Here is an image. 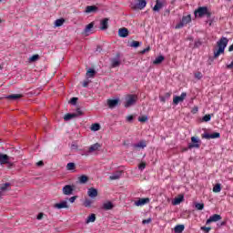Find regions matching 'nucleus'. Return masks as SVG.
Segmentation results:
<instances>
[{"label": "nucleus", "mask_w": 233, "mask_h": 233, "mask_svg": "<svg viewBox=\"0 0 233 233\" xmlns=\"http://www.w3.org/2000/svg\"><path fill=\"white\" fill-rule=\"evenodd\" d=\"M201 46V41L195 42V48H199Z\"/></svg>", "instance_id": "54"}, {"label": "nucleus", "mask_w": 233, "mask_h": 233, "mask_svg": "<svg viewBox=\"0 0 233 233\" xmlns=\"http://www.w3.org/2000/svg\"><path fill=\"white\" fill-rule=\"evenodd\" d=\"M76 115H77V116L79 117V116H83V111H81V108H77L76 109Z\"/></svg>", "instance_id": "51"}, {"label": "nucleus", "mask_w": 233, "mask_h": 233, "mask_svg": "<svg viewBox=\"0 0 233 233\" xmlns=\"http://www.w3.org/2000/svg\"><path fill=\"white\" fill-rule=\"evenodd\" d=\"M23 97V95L21 94H12L5 96V99H11L12 101H17V99H21Z\"/></svg>", "instance_id": "17"}, {"label": "nucleus", "mask_w": 233, "mask_h": 233, "mask_svg": "<svg viewBox=\"0 0 233 233\" xmlns=\"http://www.w3.org/2000/svg\"><path fill=\"white\" fill-rule=\"evenodd\" d=\"M71 148H72L73 150H77V145L73 144V145L71 146Z\"/></svg>", "instance_id": "60"}, {"label": "nucleus", "mask_w": 233, "mask_h": 233, "mask_svg": "<svg viewBox=\"0 0 233 233\" xmlns=\"http://www.w3.org/2000/svg\"><path fill=\"white\" fill-rule=\"evenodd\" d=\"M71 117H72V119H74V118L79 117V116L76 113H72Z\"/></svg>", "instance_id": "61"}, {"label": "nucleus", "mask_w": 233, "mask_h": 233, "mask_svg": "<svg viewBox=\"0 0 233 233\" xmlns=\"http://www.w3.org/2000/svg\"><path fill=\"white\" fill-rule=\"evenodd\" d=\"M97 10H99L98 6L96 5H87L86 7L85 13L86 14H96V12H97Z\"/></svg>", "instance_id": "13"}, {"label": "nucleus", "mask_w": 233, "mask_h": 233, "mask_svg": "<svg viewBox=\"0 0 233 233\" xmlns=\"http://www.w3.org/2000/svg\"><path fill=\"white\" fill-rule=\"evenodd\" d=\"M147 6V0H140L136 4L131 5L133 10H143Z\"/></svg>", "instance_id": "5"}, {"label": "nucleus", "mask_w": 233, "mask_h": 233, "mask_svg": "<svg viewBox=\"0 0 233 233\" xmlns=\"http://www.w3.org/2000/svg\"><path fill=\"white\" fill-rule=\"evenodd\" d=\"M76 199H77V196L71 197V198H69V201H70L71 203H75V202H76Z\"/></svg>", "instance_id": "53"}, {"label": "nucleus", "mask_w": 233, "mask_h": 233, "mask_svg": "<svg viewBox=\"0 0 233 233\" xmlns=\"http://www.w3.org/2000/svg\"><path fill=\"white\" fill-rule=\"evenodd\" d=\"M39 60V55H33L30 58H29V61L31 63H35V61H38Z\"/></svg>", "instance_id": "37"}, {"label": "nucleus", "mask_w": 233, "mask_h": 233, "mask_svg": "<svg viewBox=\"0 0 233 233\" xmlns=\"http://www.w3.org/2000/svg\"><path fill=\"white\" fill-rule=\"evenodd\" d=\"M122 175H123V171H116V172L113 173L112 176L109 177V179L111 181H114L116 179H119Z\"/></svg>", "instance_id": "20"}, {"label": "nucleus", "mask_w": 233, "mask_h": 233, "mask_svg": "<svg viewBox=\"0 0 233 233\" xmlns=\"http://www.w3.org/2000/svg\"><path fill=\"white\" fill-rule=\"evenodd\" d=\"M138 121H140V123H145V121H147V116H142V117H138Z\"/></svg>", "instance_id": "52"}, {"label": "nucleus", "mask_w": 233, "mask_h": 233, "mask_svg": "<svg viewBox=\"0 0 233 233\" xmlns=\"http://www.w3.org/2000/svg\"><path fill=\"white\" fill-rule=\"evenodd\" d=\"M62 192L65 196H72V194H74V186L66 185L63 187Z\"/></svg>", "instance_id": "8"}, {"label": "nucleus", "mask_w": 233, "mask_h": 233, "mask_svg": "<svg viewBox=\"0 0 233 233\" xmlns=\"http://www.w3.org/2000/svg\"><path fill=\"white\" fill-rule=\"evenodd\" d=\"M185 97H187V93H182L181 96H176L173 99L174 105H179V103H183L185 101Z\"/></svg>", "instance_id": "9"}, {"label": "nucleus", "mask_w": 233, "mask_h": 233, "mask_svg": "<svg viewBox=\"0 0 233 233\" xmlns=\"http://www.w3.org/2000/svg\"><path fill=\"white\" fill-rule=\"evenodd\" d=\"M171 95H172V94H170V93H166L164 97H165L166 99H168V97H170Z\"/></svg>", "instance_id": "62"}, {"label": "nucleus", "mask_w": 233, "mask_h": 233, "mask_svg": "<svg viewBox=\"0 0 233 233\" xmlns=\"http://www.w3.org/2000/svg\"><path fill=\"white\" fill-rule=\"evenodd\" d=\"M64 24H65L64 18L56 19L55 21V26H56V27L63 26Z\"/></svg>", "instance_id": "33"}, {"label": "nucleus", "mask_w": 233, "mask_h": 233, "mask_svg": "<svg viewBox=\"0 0 233 233\" xmlns=\"http://www.w3.org/2000/svg\"><path fill=\"white\" fill-rule=\"evenodd\" d=\"M227 45H228V38L222 36L218 42L217 46L218 49L214 51V59H218L221 54H225V48H227Z\"/></svg>", "instance_id": "1"}, {"label": "nucleus", "mask_w": 233, "mask_h": 233, "mask_svg": "<svg viewBox=\"0 0 233 233\" xmlns=\"http://www.w3.org/2000/svg\"><path fill=\"white\" fill-rule=\"evenodd\" d=\"M181 201H183V197L177 198L174 199L173 205H179V203H181Z\"/></svg>", "instance_id": "40"}, {"label": "nucleus", "mask_w": 233, "mask_h": 233, "mask_svg": "<svg viewBox=\"0 0 233 233\" xmlns=\"http://www.w3.org/2000/svg\"><path fill=\"white\" fill-rule=\"evenodd\" d=\"M195 208H197V210H203V208H205V204H203V203H196L195 204Z\"/></svg>", "instance_id": "36"}, {"label": "nucleus", "mask_w": 233, "mask_h": 233, "mask_svg": "<svg viewBox=\"0 0 233 233\" xmlns=\"http://www.w3.org/2000/svg\"><path fill=\"white\" fill-rule=\"evenodd\" d=\"M44 216H45V214L39 213V214L37 215V217H36V219L41 220V219H43V217H44Z\"/></svg>", "instance_id": "55"}, {"label": "nucleus", "mask_w": 233, "mask_h": 233, "mask_svg": "<svg viewBox=\"0 0 233 233\" xmlns=\"http://www.w3.org/2000/svg\"><path fill=\"white\" fill-rule=\"evenodd\" d=\"M88 81H84L83 82V86H84V88H86L87 86H88Z\"/></svg>", "instance_id": "59"}, {"label": "nucleus", "mask_w": 233, "mask_h": 233, "mask_svg": "<svg viewBox=\"0 0 233 233\" xmlns=\"http://www.w3.org/2000/svg\"><path fill=\"white\" fill-rule=\"evenodd\" d=\"M183 26H185V23H183L182 22V20H181V22L179 23V24H177L176 26H175V28H183Z\"/></svg>", "instance_id": "48"}, {"label": "nucleus", "mask_w": 233, "mask_h": 233, "mask_svg": "<svg viewBox=\"0 0 233 233\" xmlns=\"http://www.w3.org/2000/svg\"><path fill=\"white\" fill-rule=\"evenodd\" d=\"M137 101V96L136 95H127L126 97V108H129V106H133V105H136Z\"/></svg>", "instance_id": "2"}, {"label": "nucleus", "mask_w": 233, "mask_h": 233, "mask_svg": "<svg viewBox=\"0 0 233 233\" xmlns=\"http://www.w3.org/2000/svg\"><path fill=\"white\" fill-rule=\"evenodd\" d=\"M200 228H201V230H204L207 233H208V232H210V230H212V228H210V227H208V228L201 227Z\"/></svg>", "instance_id": "46"}, {"label": "nucleus", "mask_w": 233, "mask_h": 233, "mask_svg": "<svg viewBox=\"0 0 233 233\" xmlns=\"http://www.w3.org/2000/svg\"><path fill=\"white\" fill-rule=\"evenodd\" d=\"M96 221V214H91L89 217H87L86 223H94Z\"/></svg>", "instance_id": "32"}, {"label": "nucleus", "mask_w": 233, "mask_h": 233, "mask_svg": "<svg viewBox=\"0 0 233 233\" xmlns=\"http://www.w3.org/2000/svg\"><path fill=\"white\" fill-rule=\"evenodd\" d=\"M221 220V215L214 214L206 222V225H210V223H216Z\"/></svg>", "instance_id": "10"}, {"label": "nucleus", "mask_w": 233, "mask_h": 233, "mask_svg": "<svg viewBox=\"0 0 233 233\" xmlns=\"http://www.w3.org/2000/svg\"><path fill=\"white\" fill-rule=\"evenodd\" d=\"M228 52H233V44L228 47Z\"/></svg>", "instance_id": "63"}, {"label": "nucleus", "mask_w": 233, "mask_h": 233, "mask_svg": "<svg viewBox=\"0 0 233 233\" xmlns=\"http://www.w3.org/2000/svg\"><path fill=\"white\" fill-rule=\"evenodd\" d=\"M205 15L208 17V19H210V17H212V13L210 11H208V9L206 11Z\"/></svg>", "instance_id": "49"}, {"label": "nucleus", "mask_w": 233, "mask_h": 233, "mask_svg": "<svg viewBox=\"0 0 233 233\" xmlns=\"http://www.w3.org/2000/svg\"><path fill=\"white\" fill-rule=\"evenodd\" d=\"M45 165V162H43V160H40L36 163L37 167H43Z\"/></svg>", "instance_id": "58"}, {"label": "nucleus", "mask_w": 233, "mask_h": 233, "mask_svg": "<svg viewBox=\"0 0 233 233\" xmlns=\"http://www.w3.org/2000/svg\"><path fill=\"white\" fill-rule=\"evenodd\" d=\"M119 105V98L107 99V106L109 108H116Z\"/></svg>", "instance_id": "12"}, {"label": "nucleus", "mask_w": 233, "mask_h": 233, "mask_svg": "<svg viewBox=\"0 0 233 233\" xmlns=\"http://www.w3.org/2000/svg\"><path fill=\"white\" fill-rule=\"evenodd\" d=\"M129 31L127 27H122L118 30L119 37H128Z\"/></svg>", "instance_id": "16"}, {"label": "nucleus", "mask_w": 233, "mask_h": 233, "mask_svg": "<svg viewBox=\"0 0 233 233\" xmlns=\"http://www.w3.org/2000/svg\"><path fill=\"white\" fill-rule=\"evenodd\" d=\"M77 97H72L69 101L71 105H76L77 104Z\"/></svg>", "instance_id": "45"}, {"label": "nucleus", "mask_w": 233, "mask_h": 233, "mask_svg": "<svg viewBox=\"0 0 233 233\" xmlns=\"http://www.w3.org/2000/svg\"><path fill=\"white\" fill-rule=\"evenodd\" d=\"M201 147V140L196 137H191V143L188 144V148H199Z\"/></svg>", "instance_id": "4"}, {"label": "nucleus", "mask_w": 233, "mask_h": 233, "mask_svg": "<svg viewBox=\"0 0 233 233\" xmlns=\"http://www.w3.org/2000/svg\"><path fill=\"white\" fill-rule=\"evenodd\" d=\"M207 10H208V7L207 6H200L197 10H195V17H204V15L207 14Z\"/></svg>", "instance_id": "6"}, {"label": "nucleus", "mask_w": 233, "mask_h": 233, "mask_svg": "<svg viewBox=\"0 0 233 233\" xmlns=\"http://www.w3.org/2000/svg\"><path fill=\"white\" fill-rule=\"evenodd\" d=\"M64 119L65 121H70V119H72V113H67L65 115Z\"/></svg>", "instance_id": "43"}, {"label": "nucleus", "mask_w": 233, "mask_h": 233, "mask_svg": "<svg viewBox=\"0 0 233 233\" xmlns=\"http://www.w3.org/2000/svg\"><path fill=\"white\" fill-rule=\"evenodd\" d=\"M84 206L86 207V208L92 207V200H90L89 198H86L84 201Z\"/></svg>", "instance_id": "41"}, {"label": "nucleus", "mask_w": 233, "mask_h": 233, "mask_svg": "<svg viewBox=\"0 0 233 233\" xmlns=\"http://www.w3.org/2000/svg\"><path fill=\"white\" fill-rule=\"evenodd\" d=\"M68 202L66 200H63L60 203H56L54 205V208H57L61 210V208H69Z\"/></svg>", "instance_id": "11"}, {"label": "nucleus", "mask_w": 233, "mask_h": 233, "mask_svg": "<svg viewBox=\"0 0 233 233\" xmlns=\"http://www.w3.org/2000/svg\"><path fill=\"white\" fill-rule=\"evenodd\" d=\"M133 148H145L147 147V141L142 140L137 144H132Z\"/></svg>", "instance_id": "22"}, {"label": "nucleus", "mask_w": 233, "mask_h": 233, "mask_svg": "<svg viewBox=\"0 0 233 233\" xmlns=\"http://www.w3.org/2000/svg\"><path fill=\"white\" fill-rule=\"evenodd\" d=\"M218 137H221V134L215 132L213 134L205 133L202 135L203 139H218Z\"/></svg>", "instance_id": "7"}, {"label": "nucleus", "mask_w": 233, "mask_h": 233, "mask_svg": "<svg viewBox=\"0 0 233 233\" xmlns=\"http://www.w3.org/2000/svg\"><path fill=\"white\" fill-rule=\"evenodd\" d=\"M181 21L184 23V25H188V23L192 21V17L190 15H187V16H183Z\"/></svg>", "instance_id": "28"}, {"label": "nucleus", "mask_w": 233, "mask_h": 233, "mask_svg": "<svg viewBox=\"0 0 233 233\" xmlns=\"http://www.w3.org/2000/svg\"><path fill=\"white\" fill-rule=\"evenodd\" d=\"M108 18H104L100 21V30H108Z\"/></svg>", "instance_id": "15"}, {"label": "nucleus", "mask_w": 233, "mask_h": 233, "mask_svg": "<svg viewBox=\"0 0 233 233\" xmlns=\"http://www.w3.org/2000/svg\"><path fill=\"white\" fill-rule=\"evenodd\" d=\"M92 132H98V130H101V125L99 123H95L91 126Z\"/></svg>", "instance_id": "27"}, {"label": "nucleus", "mask_w": 233, "mask_h": 233, "mask_svg": "<svg viewBox=\"0 0 233 233\" xmlns=\"http://www.w3.org/2000/svg\"><path fill=\"white\" fill-rule=\"evenodd\" d=\"M163 8V2L159 1V0H157L156 1V5L155 6L153 7V10L155 12H159V10H161Z\"/></svg>", "instance_id": "23"}, {"label": "nucleus", "mask_w": 233, "mask_h": 233, "mask_svg": "<svg viewBox=\"0 0 233 233\" xmlns=\"http://www.w3.org/2000/svg\"><path fill=\"white\" fill-rule=\"evenodd\" d=\"M96 69L89 68L86 72V77H95Z\"/></svg>", "instance_id": "30"}, {"label": "nucleus", "mask_w": 233, "mask_h": 233, "mask_svg": "<svg viewBox=\"0 0 233 233\" xmlns=\"http://www.w3.org/2000/svg\"><path fill=\"white\" fill-rule=\"evenodd\" d=\"M99 148H101V144L96 143L88 148L87 152H88V154H91V152H96V150H99Z\"/></svg>", "instance_id": "18"}, {"label": "nucleus", "mask_w": 233, "mask_h": 233, "mask_svg": "<svg viewBox=\"0 0 233 233\" xmlns=\"http://www.w3.org/2000/svg\"><path fill=\"white\" fill-rule=\"evenodd\" d=\"M127 120L128 121V123H132L133 121H134V116H128L127 117Z\"/></svg>", "instance_id": "50"}, {"label": "nucleus", "mask_w": 233, "mask_h": 233, "mask_svg": "<svg viewBox=\"0 0 233 233\" xmlns=\"http://www.w3.org/2000/svg\"><path fill=\"white\" fill-rule=\"evenodd\" d=\"M102 51H103V48L101 47V46H97L96 52H98L99 54H101Z\"/></svg>", "instance_id": "56"}, {"label": "nucleus", "mask_w": 233, "mask_h": 233, "mask_svg": "<svg viewBox=\"0 0 233 233\" xmlns=\"http://www.w3.org/2000/svg\"><path fill=\"white\" fill-rule=\"evenodd\" d=\"M88 182V177H86V175H82L80 177H79V183L81 185H85V183H87Z\"/></svg>", "instance_id": "31"}, {"label": "nucleus", "mask_w": 233, "mask_h": 233, "mask_svg": "<svg viewBox=\"0 0 233 233\" xmlns=\"http://www.w3.org/2000/svg\"><path fill=\"white\" fill-rule=\"evenodd\" d=\"M213 192H221V184H217L214 187H213Z\"/></svg>", "instance_id": "39"}, {"label": "nucleus", "mask_w": 233, "mask_h": 233, "mask_svg": "<svg viewBox=\"0 0 233 233\" xmlns=\"http://www.w3.org/2000/svg\"><path fill=\"white\" fill-rule=\"evenodd\" d=\"M10 161V157L6 154L0 153V165H6Z\"/></svg>", "instance_id": "14"}, {"label": "nucleus", "mask_w": 233, "mask_h": 233, "mask_svg": "<svg viewBox=\"0 0 233 233\" xmlns=\"http://www.w3.org/2000/svg\"><path fill=\"white\" fill-rule=\"evenodd\" d=\"M114 204L111 201L105 202L102 206V210H112Z\"/></svg>", "instance_id": "19"}, {"label": "nucleus", "mask_w": 233, "mask_h": 233, "mask_svg": "<svg viewBox=\"0 0 233 233\" xmlns=\"http://www.w3.org/2000/svg\"><path fill=\"white\" fill-rule=\"evenodd\" d=\"M136 207H143V205H147V198H139L138 200L135 201Z\"/></svg>", "instance_id": "24"}, {"label": "nucleus", "mask_w": 233, "mask_h": 233, "mask_svg": "<svg viewBox=\"0 0 233 233\" xmlns=\"http://www.w3.org/2000/svg\"><path fill=\"white\" fill-rule=\"evenodd\" d=\"M140 54H147V48H144L142 51H140Z\"/></svg>", "instance_id": "64"}, {"label": "nucleus", "mask_w": 233, "mask_h": 233, "mask_svg": "<svg viewBox=\"0 0 233 233\" xmlns=\"http://www.w3.org/2000/svg\"><path fill=\"white\" fill-rule=\"evenodd\" d=\"M227 68H228V70H232V68H233V61L229 65H227Z\"/></svg>", "instance_id": "57"}, {"label": "nucleus", "mask_w": 233, "mask_h": 233, "mask_svg": "<svg viewBox=\"0 0 233 233\" xmlns=\"http://www.w3.org/2000/svg\"><path fill=\"white\" fill-rule=\"evenodd\" d=\"M183 230H185V225H183V224L177 225V226L174 228V232H175V233H182Z\"/></svg>", "instance_id": "25"}, {"label": "nucleus", "mask_w": 233, "mask_h": 233, "mask_svg": "<svg viewBox=\"0 0 233 233\" xmlns=\"http://www.w3.org/2000/svg\"><path fill=\"white\" fill-rule=\"evenodd\" d=\"M195 77L196 79H201V77H203V75L201 74V72H197L195 73Z\"/></svg>", "instance_id": "47"}, {"label": "nucleus", "mask_w": 233, "mask_h": 233, "mask_svg": "<svg viewBox=\"0 0 233 233\" xmlns=\"http://www.w3.org/2000/svg\"><path fill=\"white\" fill-rule=\"evenodd\" d=\"M210 119H212V116L210 114L205 115L202 117V121H204V123H208V121H210Z\"/></svg>", "instance_id": "35"}, {"label": "nucleus", "mask_w": 233, "mask_h": 233, "mask_svg": "<svg viewBox=\"0 0 233 233\" xmlns=\"http://www.w3.org/2000/svg\"><path fill=\"white\" fill-rule=\"evenodd\" d=\"M8 187H10V183H5L1 186V190H6L8 188Z\"/></svg>", "instance_id": "44"}, {"label": "nucleus", "mask_w": 233, "mask_h": 233, "mask_svg": "<svg viewBox=\"0 0 233 233\" xmlns=\"http://www.w3.org/2000/svg\"><path fill=\"white\" fill-rule=\"evenodd\" d=\"M147 168V163L145 162H141L139 165H138V170H145Z\"/></svg>", "instance_id": "42"}, {"label": "nucleus", "mask_w": 233, "mask_h": 233, "mask_svg": "<svg viewBox=\"0 0 233 233\" xmlns=\"http://www.w3.org/2000/svg\"><path fill=\"white\" fill-rule=\"evenodd\" d=\"M93 28H94V23L88 24L84 29L85 34H88V32H90V30H92Z\"/></svg>", "instance_id": "34"}, {"label": "nucleus", "mask_w": 233, "mask_h": 233, "mask_svg": "<svg viewBox=\"0 0 233 233\" xmlns=\"http://www.w3.org/2000/svg\"><path fill=\"white\" fill-rule=\"evenodd\" d=\"M129 46H131V48H138V46H141V42L133 40Z\"/></svg>", "instance_id": "29"}, {"label": "nucleus", "mask_w": 233, "mask_h": 233, "mask_svg": "<svg viewBox=\"0 0 233 233\" xmlns=\"http://www.w3.org/2000/svg\"><path fill=\"white\" fill-rule=\"evenodd\" d=\"M87 195L89 198H97V190L95 187H91L87 190Z\"/></svg>", "instance_id": "21"}, {"label": "nucleus", "mask_w": 233, "mask_h": 233, "mask_svg": "<svg viewBox=\"0 0 233 233\" xmlns=\"http://www.w3.org/2000/svg\"><path fill=\"white\" fill-rule=\"evenodd\" d=\"M120 57L121 54L117 53L116 57L110 58L111 68H117V66H121V60L119 59Z\"/></svg>", "instance_id": "3"}, {"label": "nucleus", "mask_w": 233, "mask_h": 233, "mask_svg": "<svg viewBox=\"0 0 233 233\" xmlns=\"http://www.w3.org/2000/svg\"><path fill=\"white\" fill-rule=\"evenodd\" d=\"M67 170H74L76 168V164L74 162H69L66 166Z\"/></svg>", "instance_id": "38"}, {"label": "nucleus", "mask_w": 233, "mask_h": 233, "mask_svg": "<svg viewBox=\"0 0 233 233\" xmlns=\"http://www.w3.org/2000/svg\"><path fill=\"white\" fill-rule=\"evenodd\" d=\"M163 61H165V56H159L153 61V65H161Z\"/></svg>", "instance_id": "26"}]
</instances>
